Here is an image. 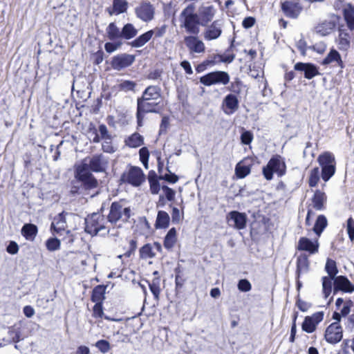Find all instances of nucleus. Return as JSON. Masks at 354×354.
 Wrapping results in <instances>:
<instances>
[{"mask_svg": "<svg viewBox=\"0 0 354 354\" xmlns=\"http://www.w3.org/2000/svg\"><path fill=\"white\" fill-rule=\"evenodd\" d=\"M108 163L107 159L102 153H96L91 157H86L76 167L75 178L82 183L84 189H95L98 187V181L92 172H105Z\"/></svg>", "mask_w": 354, "mask_h": 354, "instance_id": "f257e3e1", "label": "nucleus"}, {"mask_svg": "<svg viewBox=\"0 0 354 354\" xmlns=\"http://www.w3.org/2000/svg\"><path fill=\"white\" fill-rule=\"evenodd\" d=\"M164 109L161 99V88L158 86L149 85L137 98L136 120L138 127L143 125L145 115L147 113H159Z\"/></svg>", "mask_w": 354, "mask_h": 354, "instance_id": "f03ea898", "label": "nucleus"}, {"mask_svg": "<svg viewBox=\"0 0 354 354\" xmlns=\"http://www.w3.org/2000/svg\"><path fill=\"white\" fill-rule=\"evenodd\" d=\"M317 162L321 167H315L309 172L308 184L310 188L315 187L322 177L324 182L328 181L335 174L336 160L334 154L330 151H324L317 157Z\"/></svg>", "mask_w": 354, "mask_h": 354, "instance_id": "7ed1b4c3", "label": "nucleus"}, {"mask_svg": "<svg viewBox=\"0 0 354 354\" xmlns=\"http://www.w3.org/2000/svg\"><path fill=\"white\" fill-rule=\"evenodd\" d=\"M107 217L100 213H93L85 218L84 230L92 236H105L109 233Z\"/></svg>", "mask_w": 354, "mask_h": 354, "instance_id": "20e7f679", "label": "nucleus"}, {"mask_svg": "<svg viewBox=\"0 0 354 354\" xmlns=\"http://www.w3.org/2000/svg\"><path fill=\"white\" fill-rule=\"evenodd\" d=\"M195 6L192 3L187 5L180 13V19L185 31L191 35H198L200 32V20L195 12Z\"/></svg>", "mask_w": 354, "mask_h": 354, "instance_id": "39448f33", "label": "nucleus"}, {"mask_svg": "<svg viewBox=\"0 0 354 354\" xmlns=\"http://www.w3.org/2000/svg\"><path fill=\"white\" fill-rule=\"evenodd\" d=\"M131 216V207L125 205L124 199H120L111 204L107 220L113 225H115L118 221L126 223L129 222Z\"/></svg>", "mask_w": 354, "mask_h": 354, "instance_id": "423d86ee", "label": "nucleus"}, {"mask_svg": "<svg viewBox=\"0 0 354 354\" xmlns=\"http://www.w3.org/2000/svg\"><path fill=\"white\" fill-rule=\"evenodd\" d=\"M286 170L287 166L284 158L279 154H274L263 167L262 173L267 180H271L274 173L279 177H282L286 174Z\"/></svg>", "mask_w": 354, "mask_h": 354, "instance_id": "0eeeda50", "label": "nucleus"}, {"mask_svg": "<svg viewBox=\"0 0 354 354\" xmlns=\"http://www.w3.org/2000/svg\"><path fill=\"white\" fill-rule=\"evenodd\" d=\"M146 177L142 169L138 166L129 165L120 176L121 183L130 185L133 187H139L145 181Z\"/></svg>", "mask_w": 354, "mask_h": 354, "instance_id": "6e6552de", "label": "nucleus"}, {"mask_svg": "<svg viewBox=\"0 0 354 354\" xmlns=\"http://www.w3.org/2000/svg\"><path fill=\"white\" fill-rule=\"evenodd\" d=\"M230 80L228 73L223 71H215L201 76L200 82L205 86L214 84L227 85L229 84Z\"/></svg>", "mask_w": 354, "mask_h": 354, "instance_id": "1a4fd4ad", "label": "nucleus"}, {"mask_svg": "<svg viewBox=\"0 0 354 354\" xmlns=\"http://www.w3.org/2000/svg\"><path fill=\"white\" fill-rule=\"evenodd\" d=\"M234 49V40H232L223 55L212 54V55L209 56L206 60L207 61V63L210 67L221 63L230 64L234 60L236 57Z\"/></svg>", "mask_w": 354, "mask_h": 354, "instance_id": "9d476101", "label": "nucleus"}, {"mask_svg": "<svg viewBox=\"0 0 354 354\" xmlns=\"http://www.w3.org/2000/svg\"><path fill=\"white\" fill-rule=\"evenodd\" d=\"M344 330L341 324L333 322L328 325L324 332V339L330 344L335 345L343 338Z\"/></svg>", "mask_w": 354, "mask_h": 354, "instance_id": "9b49d317", "label": "nucleus"}, {"mask_svg": "<svg viewBox=\"0 0 354 354\" xmlns=\"http://www.w3.org/2000/svg\"><path fill=\"white\" fill-rule=\"evenodd\" d=\"M324 313L323 311H317L311 315L306 316L301 324L302 330L307 333H313L317 330L318 325L324 320Z\"/></svg>", "mask_w": 354, "mask_h": 354, "instance_id": "f8f14e48", "label": "nucleus"}, {"mask_svg": "<svg viewBox=\"0 0 354 354\" xmlns=\"http://www.w3.org/2000/svg\"><path fill=\"white\" fill-rule=\"evenodd\" d=\"M136 17L144 22H149L154 18L155 8L148 1H142L135 8Z\"/></svg>", "mask_w": 354, "mask_h": 354, "instance_id": "ddd939ff", "label": "nucleus"}, {"mask_svg": "<svg viewBox=\"0 0 354 354\" xmlns=\"http://www.w3.org/2000/svg\"><path fill=\"white\" fill-rule=\"evenodd\" d=\"M281 10L288 18L297 19L303 11V6L299 1L286 0L281 3Z\"/></svg>", "mask_w": 354, "mask_h": 354, "instance_id": "4468645a", "label": "nucleus"}, {"mask_svg": "<svg viewBox=\"0 0 354 354\" xmlns=\"http://www.w3.org/2000/svg\"><path fill=\"white\" fill-rule=\"evenodd\" d=\"M226 221L230 226L240 230L245 228L248 218L245 213L233 210L227 214Z\"/></svg>", "mask_w": 354, "mask_h": 354, "instance_id": "2eb2a0df", "label": "nucleus"}, {"mask_svg": "<svg viewBox=\"0 0 354 354\" xmlns=\"http://www.w3.org/2000/svg\"><path fill=\"white\" fill-rule=\"evenodd\" d=\"M255 158L247 156L238 162L235 167V174L239 179L245 178L251 172L252 166L254 165Z\"/></svg>", "mask_w": 354, "mask_h": 354, "instance_id": "dca6fc26", "label": "nucleus"}, {"mask_svg": "<svg viewBox=\"0 0 354 354\" xmlns=\"http://www.w3.org/2000/svg\"><path fill=\"white\" fill-rule=\"evenodd\" d=\"M135 61V56L127 53H122L114 56L111 64L113 69L120 71L131 66Z\"/></svg>", "mask_w": 354, "mask_h": 354, "instance_id": "f3484780", "label": "nucleus"}, {"mask_svg": "<svg viewBox=\"0 0 354 354\" xmlns=\"http://www.w3.org/2000/svg\"><path fill=\"white\" fill-rule=\"evenodd\" d=\"M311 203L308 207L312 208L316 211H322L326 209L327 196L326 193L319 189H316L310 199Z\"/></svg>", "mask_w": 354, "mask_h": 354, "instance_id": "a211bd4d", "label": "nucleus"}, {"mask_svg": "<svg viewBox=\"0 0 354 354\" xmlns=\"http://www.w3.org/2000/svg\"><path fill=\"white\" fill-rule=\"evenodd\" d=\"M185 44L191 53H204L205 51V44L197 35H189L184 38Z\"/></svg>", "mask_w": 354, "mask_h": 354, "instance_id": "6ab92c4d", "label": "nucleus"}, {"mask_svg": "<svg viewBox=\"0 0 354 354\" xmlns=\"http://www.w3.org/2000/svg\"><path fill=\"white\" fill-rule=\"evenodd\" d=\"M239 107V101L236 95L229 93L223 99L222 109L227 115H232L235 113Z\"/></svg>", "mask_w": 354, "mask_h": 354, "instance_id": "aec40b11", "label": "nucleus"}, {"mask_svg": "<svg viewBox=\"0 0 354 354\" xmlns=\"http://www.w3.org/2000/svg\"><path fill=\"white\" fill-rule=\"evenodd\" d=\"M204 30L203 37L206 41L214 40L220 37L222 34V26L218 20L214 21Z\"/></svg>", "mask_w": 354, "mask_h": 354, "instance_id": "412c9836", "label": "nucleus"}, {"mask_svg": "<svg viewBox=\"0 0 354 354\" xmlns=\"http://www.w3.org/2000/svg\"><path fill=\"white\" fill-rule=\"evenodd\" d=\"M333 285L335 293L339 290L349 293L354 292V285L345 276L339 275L335 277Z\"/></svg>", "mask_w": 354, "mask_h": 354, "instance_id": "4be33fe9", "label": "nucleus"}, {"mask_svg": "<svg viewBox=\"0 0 354 354\" xmlns=\"http://www.w3.org/2000/svg\"><path fill=\"white\" fill-rule=\"evenodd\" d=\"M216 12V10L213 6L201 7L197 14L201 26L204 27L207 26L214 19Z\"/></svg>", "mask_w": 354, "mask_h": 354, "instance_id": "5701e85b", "label": "nucleus"}, {"mask_svg": "<svg viewBox=\"0 0 354 354\" xmlns=\"http://www.w3.org/2000/svg\"><path fill=\"white\" fill-rule=\"evenodd\" d=\"M294 69L298 71H304V77L308 80L319 75L317 67L312 63L297 62L295 64Z\"/></svg>", "mask_w": 354, "mask_h": 354, "instance_id": "b1692460", "label": "nucleus"}, {"mask_svg": "<svg viewBox=\"0 0 354 354\" xmlns=\"http://www.w3.org/2000/svg\"><path fill=\"white\" fill-rule=\"evenodd\" d=\"M175 273V295L179 297L183 292L184 286L186 283L187 279L184 276L182 268L178 265L174 268Z\"/></svg>", "mask_w": 354, "mask_h": 354, "instance_id": "393cba45", "label": "nucleus"}, {"mask_svg": "<svg viewBox=\"0 0 354 354\" xmlns=\"http://www.w3.org/2000/svg\"><path fill=\"white\" fill-rule=\"evenodd\" d=\"M310 261L306 254H301L297 258L296 277L299 279L301 275L309 270Z\"/></svg>", "mask_w": 354, "mask_h": 354, "instance_id": "a878e982", "label": "nucleus"}, {"mask_svg": "<svg viewBox=\"0 0 354 354\" xmlns=\"http://www.w3.org/2000/svg\"><path fill=\"white\" fill-rule=\"evenodd\" d=\"M66 218L62 212L54 218V220L50 225V230L53 231V234L61 236V233L64 232V230H66Z\"/></svg>", "mask_w": 354, "mask_h": 354, "instance_id": "bb28decb", "label": "nucleus"}, {"mask_svg": "<svg viewBox=\"0 0 354 354\" xmlns=\"http://www.w3.org/2000/svg\"><path fill=\"white\" fill-rule=\"evenodd\" d=\"M333 62L336 63V65L339 66L342 70L344 68L345 64L342 59L341 55L339 52L335 49H331L326 57L322 60V65H328Z\"/></svg>", "mask_w": 354, "mask_h": 354, "instance_id": "cd10ccee", "label": "nucleus"}, {"mask_svg": "<svg viewBox=\"0 0 354 354\" xmlns=\"http://www.w3.org/2000/svg\"><path fill=\"white\" fill-rule=\"evenodd\" d=\"M338 37L337 44L340 50L347 51L351 46V36L346 30L342 28L338 29Z\"/></svg>", "mask_w": 354, "mask_h": 354, "instance_id": "c85d7f7f", "label": "nucleus"}, {"mask_svg": "<svg viewBox=\"0 0 354 354\" xmlns=\"http://www.w3.org/2000/svg\"><path fill=\"white\" fill-rule=\"evenodd\" d=\"M297 249L301 251H307L310 254H315L318 252L319 244L317 241L313 243L306 237H301L298 242Z\"/></svg>", "mask_w": 354, "mask_h": 354, "instance_id": "c756f323", "label": "nucleus"}, {"mask_svg": "<svg viewBox=\"0 0 354 354\" xmlns=\"http://www.w3.org/2000/svg\"><path fill=\"white\" fill-rule=\"evenodd\" d=\"M178 241L177 231L171 227L165 235L163 240V246L167 251H171Z\"/></svg>", "mask_w": 354, "mask_h": 354, "instance_id": "7c9ffc66", "label": "nucleus"}, {"mask_svg": "<svg viewBox=\"0 0 354 354\" xmlns=\"http://www.w3.org/2000/svg\"><path fill=\"white\" fill-rule=\"evenodd\" d=\"M128 9V2L127 0H113L112 7L107 8V12L110 15H118L127 12Z\"/></svg>", "mask_w": 354, "mask_h": 354, "instance_id": "2f4dec72", "label": "nucleus"}, {"mask_svg": "<svg viewBox=\"0 0 354 354\" xmlns=\"http://www.w3.org/2000/svg\"><path fill=\"white\" fill-rule=\"evenodd\" d=\"M144 137L138 132H135L124 139V144L129 148H138L145 143Z\"/></svg>", "mask_w": 354, "mask_h": 354, "instance_id": "473e14b6", "label": "nucleus"}, {"mask_svg": "<svg viewBox=\"0 0 354 354\" xmlns=\"http://www.w3.org/2000/svg\"><path fill=\"white\" fill-rule=\"evenodd\" d=\"M21 232L27 241H33L37 235L38 228L35 224L26 223L23 225Z\"/></svg>", "mask_w": 354, "mask_h": 354, "instance_id": "72a5a7b5", "label": "nucleus"}, {"mask_svg": "<svg viewBox=\"0 0 354 354\" xmlns=\"http://www.w3.org/2000/svg\"><path fill=\"white\" fill-rule=\"evenodd\" d=\"M342 14L348 28L351 31L354 30V6L348 3L343 9Z\"/></svg>", "mask_w": 354, "mask_h": 354, "instance_id": "f704fd0d", "label": "nucleus"}, {"mask_svg": "<svg viewBox=\"0 0 354 354\" xmlns=\"http://www.w3.org/2000/svg\"><path fill=\"white\" fill-rule=\"evenodd\" d=\"M335 28L334 21L325 20L316 26L315 32L322 36H326L331 33Z\"/></svg>", "mask_w": 354, "mask_h": 354, "instance_id": "c9c22d12", "label": "nucleus"}, {"mask_svg": "<svg viewBox=\"0 0 354 354\" xmlns=\"http://www.w3.org/2000/svg\"><path fill=\"white\" fill-rule=\"evenodd\" d=\"M170 218L167 212L160 210L158 212L155 227L156 229H166L169 225Z\"/></svg>", "mask_w": 354, "mask_h": 354, "instance_id": "e433bc0d", "label": "nucleus"}, {"mask_svg": "<svg viewBox=\"0 0 354 354\" xmlns=\"http://www.w3.org/2000/svg\"><path fill=\"white\" fill-rule=\"evenodd\" d=\"M107 286L97 285L92 290L91 300L93 302H103Z\"/></svg>", "mask_w": 354, "mask_h": 354, "instance_id": "4c0bfd02", "label": "nucleus"}, {"mask_svg": "<svg viewBox=\"0 0 354 354\" xmlns=\"http://www.w3.org/2000/svg\"><path fill=\"white\" fill-rule=\"evenodd\" d=\"M160 176H158L153 170L148 173V181L149 183L150 191L153 194H157L160 192V185L159 183Z\"/></svg>", "mask_w": 354, "mask_h": 354, "instance_id": "58836bf2", "label": "nucleus"}, {"mask_svg": "<svg viewBox=\"0 0 354 354\" xmlns=\"http://www.w3.org/2000/svg\"><path fill=\"white\" fill-rule=\"evenodd\" d=\"M106 37L110 41H116L122 39V32L115 23H110L106 28Z\"/></svg>", "mask_w": 354, "mask_h": 354, "instance_id": "ea45409f", "label": "nucleus"}, {"mask_svg": "<svg viewBox=\"0 0 354 354\" xmlns=\"http://www.w3.org/2000/svg\"><path fill=\"white\" fill-rule=\"evenodd\" d=\"M327 225L326 217L324 214H320L316 218L313 230L317 236H320Z\"/></svg>", "mask_w": 354, "mask_h": 354, "instance_id": "a19ab883", "label": "nucleus"}, {"mask_svg": "<svg viewBox=\"0 0 354 354\" xmlns=\"http://www.w3.org/2000/svg\"><path fill=\"white\" fill-rule=\"evenodd\" d=\"M156 252L153 249L151 243H146L139 249V257L140 259H153L156 257Z\"/></svg>", "mask_w": 354, "mask_h": 354, "instance_id": "79ce46f5", "label": "nucleus"}, {"mask_svg": "<svg viewBox=\"0 0 354 354\" xmlns=\"http://www.w3.org/2000/svg\"><path fill=\"white\" fill-rule=\"evenodd\" d=\"M122 39L127 40L131 39L135 37L138 34V30L135 26L130 23H127L124 25L121 30Z\"/></svg>", "mask_w": 354, "mask_h": 354, "instance_id": "37998d69", "label": "nucleus"}, {"mask_svg": "<svg viewBox=\"0 0 354 354\" xmlns=\"http://www.w3.org/2000/svg\"><path fill=\"white\" fill-rule=\"evenodd\" d=\"M151 33L152 32L149 31L145 32L130 42V45L133 48H140L143 46L152 38Z\"/></svg>", "mask_w": 354, "mask_h": 354, "instance_id": "c03bdc74", "label": "nucleus"}, {"mask_svg": "<svg viewBox=\"0 0 354 354\" xmlns=\"http://www.w3.org/2000/svg\"><path fill=\"white\" fill-rule=\"evenodd\" d=\"M342 304H344V306L340 310V312L343 317H346L350 313L351 308L353 306V301L351 299H348L346 301H344L342 298H337L335 301V305L337 308H339Z\"/></svg>", "mask_w": 354, "mask_h": 354, "instance_id": "a18cd8bd", "label": "nucleus"}, {"mask_svg": "<svg viewBox=\"0 0 354 354\" xmlns=\"http://www.w3.org/2000/svg\"><path fill=\"white\" fill-rule=\"evenodd\" d=\"M129 246L128 248H124V252L122 254V256H124V258L129 259L132 255L135 254V252L138 247V241L136 238L133 239H127Z\"/></svg>", "mask_w": 354, "mask_h": 354, "instance_id": "49530a36", "label": "nucleus"}, {"mask_svg": "<svg viewBox=\"0 0 354 354\" xmlns=\"http://www.w3.org/2000/svg\"><path fill=\"white\" fill-rule=\"evenodd\" d=\"M129 246L128 248H124V252L122 254V256H124V258L129 259L132 255L135 254V252L138 247V241L136 238L133 239H127Z\"/></svg>", "mask_w": 354, "mask_h": 354, "instance_id": "de8ad7c7", "label": "nucleus"}, {"mask_svg": "<svg viewBox=\"0 0 354 354\" xmlns=\"http://www.w3.org/2000/svg\"><path fill=\"white\" fill-rule=\"evenodd\" d=\"M160 277H154L151 282L149 283L150 291L153 295L155 299L158 300L160 294Z\"/></svg>", "mask_w": 354, "mask_h": 354, "instance_id": "09e8293b", "label": "nucleus"}, {"mask_svg": "<svg viewBox=\"0 0 354 354\" xmlns=\"http://www.w3.org/2000/svg\"><path fill=\"white\" fill-rule=\"evenodd\" d=\"M325 270L330 279L336 277V275L338 273V269L335 261L331 259H328L325 265Z\"/></svg>", "mask_w": 354, "mask_h": 354, "instance_id": "8fccbe9b", "label": "nucleus"}, {"mask_svg": "<svg viewBox=\"0 0 354 354\" xmlns=\"http://www.w3.org/2000/svg\"><path fill=\"white\" fill-rule=\"evenodd\" d=\"M243 88V82L239 78H235L233 82H231L227 87L228 91L232 92L235 95L241 94Z\"/></svg>", "mask_w": 354, "mask_h": 354, "instance_id": "3c124183", "label": "nucleus"}, {"mask_svg": "<svg viewBox=\"0 0 354 354\" xmlns=\"http://www.w3.org/2000/svg\"><path fill=\"white\" fill-rule=\"evenodd\" d=\"M149 151L147 147H142L139 149V159L144 167L149 168Z\"/></svg>", "mask_w": 354, "mask_h": 354, "instance_id": "603ef678", "label": "nucleus"}, {"mask_svg": "<svg viewBox=\"0 0 354 354\" xmlns=\"http://www.w3.org/2000/svg\"><path fill=\"white\" fill-rule=\"evenodd\" d=\"M329 277H322V290L325 298H327L332 291V280Z\"/></svg>", "mask_w": 354, "mask_h": 354, "instance_id": "864d4df0", "label": "nucleus"}, {"mask_svg": "<svg viewBox=\"0 0 354 354\" xmlns=\"http://www.w3.org/2000/svg\"><path fill=\"white\" fill-rule=\"evenodd\" d=\"M8 335L11 338V342L17 344L21 338V333L19 328H16L15 326H11L8 328Z\"/></svg>", "mask_w": 354, "mask_h": 354, "instance_id": "5fc2aeb1", "label": "nucleus"}, {"mask_svg": "<svg viewBox=\"0 0 354 354\" xmlns=\"http://www.w3.org/2000/svg\"><path fill=\"white\" fill-rule=\"evenodd\" d=\"M136 83L131 80H123L118 85V88L119 91L124 92L133 91L135 90Z\"/></svg>", "mask_w": 354, "mask_h": 354, "instance_id": "6e6d98bb", "label": "nucleus"}, {"mask_svg": "<svg viewBox=\"0 0 354 354\" xmlns=\"http://www.w3.org/2000/svg\"><path fill=\"white\" fill-rule=\"evenodd\" d=\"M46 247L48 251H55L60 249V240L57 238H49L46 241Z\"/></svg>", "mask_w": 354, "mask_h": 354, "instance_id": "4d7b16f0", "label": "nucleus"}, {"mask_svg": "<svg viewBox=\"0 0 354 354\" xmlns=\"http://www.w3.org/2000/svg\"><path fill=\"white\" fill-rule=\"evenodd\" d=\"M93 307L92 316L95 319H102L104 316L103 302H95Z\"/></svg>", "mask_w": 354, "mask_h": 354, "instance_id": "13d9d810", "label": "nucleus"}, {"mask_svg": "<svg viewBox=\"0 0 354 354\" xmlns=\"http://www.w3.org/2000/svg\"><path fill=\"white\" fill-rule=\"evenodd\" d=\"M240 139L243 145H248L252 142L254 136L250 131L244 130L243 128V132L241 134Z\"/></svg>", "mask_w": 354, "mask_h": 354, "instance_id": "bf43d9fd", "label": "nucleus"}, {"mask_svg": "<svg viewBox=\"0 0 354 354\" xmlns=\"http://www.w3.org/2000/svg\"><path fill=\"white\" fill-rule=\"evenodd\" d=\"M95 346L102 353H106L111 349L110 343L106 339H100L95 342Z\"/></svg>", "mask_w": 354, "mask_h": 354, "instance_id": "052dcab7", "label": "nucleus"}, {"mask_svg": "<svg viewBox=\"0 0 354 354\" xmlns=\"http://www.w3.org/2000/svg\"><path fill=\"white\" fill-rule=\"evenodd\" d=\"M62 241L67 245H72L75 241V235L69 230H65L61 233Z\"/></svg>", "mask_w": 354, "mask_h": 354, "instance_id": "680f3d73", "label": "nucleus"}, {"mask_svg": "<svg viewBox=\"0 0 354 354\" xmlns=\"http://www.w3.org/2000/svg\"><path fill=\"white\" fill-rule=\"evenodd\" d=\"M113 42H106L104 44L105 50L108 53H111L116 50H118L122 46V42L120 41H112Z\"/></svg>", "mask_w": 354, "mask_h": 354, "instance_id": "e2e57ef3", "label": "nucleus"}, {"mask_svg": "<svg viewBox=\"0 0 354 354\" xmlns=\"http://www.w3.org/2000/svg\"><path fill=\"white\" fill-rule=\"evenodd\" d=\"M167 26L166 25L161 26L160 27H156L152 30H148L151 33V37L154 36L155 38L162 37L166 32Z\"/></svg>", "mask_w": 354, "mask_h": 354, "instance_id": "0e129e2a", "label": "nucleus"}, {"mask_svg": "<svg viewBox=\"0 0 354 354\" xmlns=\"http://www.w3.org/2000/svg\"><path fill=\"white\" fill-rule=\"evenodd\" d=\"M295 305L301 312H306L311 307V304L302 300L299 295L296 298Z\"/></svg>", "mask_w": 354, "mask_h": 354, "instance_id": "69168bd1", "label": "nucleus"}, {"mask_svg": "<svg viewBox=\"0 0 354 354\" xmlns=\"http://www.w3.org/2000/svg\"><path fill=\"white\" fill-rule=\"evenodd\" d=\"M98 130L100 134V137L102 140H111L112 136L109 133L106 127L104 124H101L98 127Z\"/></svg>", "mask_w": 354, "mask_h": 354, "instance_id": "338daca9", "label": "nucleus"}, {"mask_svg": "<svg viewBox=\"0 0 354 354\" xmlns=\"http://www.w3.org/2000/svg\"><path fill=\"white\" fill-rule=\"evenodd\" d=\"M346 230L348 237L351 241H354V219L349 217L347 220Z\"/></svg>", "mask_w": 354, "mask_h": 354, "instance_id": "774afa93", "label": "nucleus"}]
</instances>
